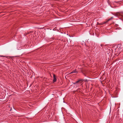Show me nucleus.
<instances>
[{
  "label": "nucleus",
  "instance_id": "obj_7",
  "mask_svg": "<svg viewBox=\"0 0 123 123\" xmlns=\"http://www.w3.org/2000/svg\"><path fill=\"white\" fill-rule=\"evenodd\" d=\"M99 23H97V24L98 25H99Z\"/></svg>",
  "mask_w": 123,
  "mask_h": 123
},
{
  "label": "nucleus",
  "instance_id": "obj_4",
  "mask_svg": "<svg viewBox=\"0 0 123 123\" xmlns=\"http://www.w3.org/2000/svg\"><path fill=\"white\" fill-rule=\"evenodd\" d=\"M106 23V22H105L102 23H100L99 24L100 25H103L105 24Z\"/></svg>",
  "mask_w": 123,
  "mask_h": 123
},
{
  "label": "nucleus",
  "instance_id": "obj_6",
  "mask_svg": "<svg viewBox=\"0 0 123 123\" xmlns=\"http://www.w3.org/2000/svg\"><path fill=\"white\" fill-rule=\"evenodd\" d=\"M113 18V17H111V18L109 19L108 20V21H107L106 22H107L108 21H110V20L112 19Z\"/></svg>",
  "mask_w": 123,
  "mask_h": 123
},
{
  "label": "nucleus",
  "instance_id": "obj_1",
  "mask_svg": "<svg viewBox=\"0 0 123 123\" xmlns=\"http://www.w3.org/2000/svg\"><path fill=\"white\" fill-rule=\"evenodd\" d=\"M83 80L82 79H80L78 80L77 81H76L74 83V84H75L78 83H80V85H79V86H81L82 84V82Z\"/></svg>",
  "mask_w": 123,
  "mask_h": 123
},
{
  "label": "nucleus",
  "instance_id": "obj_2",
  "mask_svg": "<svg viewBox=\"0 0 123 123\" xmlns=\"http://www.w3.org/2000/svg\"><path fill=\"white\" fill-rule=\"evenodd\" d=\"M56 81V79L55 75V74H53V82H55Z\"/></svg>",
  "mask_w": 123,
  "mask_h": 123
},
{
  "label": "nucleus",
  "instance_id": "obj_5",
  "mask_svg": "<svg viewBox=\"0 0 123 123\" xmlns=\"http://www.w3.org/2000/svg\"><path fill=\"white\" fill-rule=\"evenodd\" d=\"M118 49H119V51L118 52V53L119 54L120 52V51H122V50H121V48L120 47Z\"/></svg>",
  "mask_w": 123,
  "mask_h": 123
},
{
  "label": "nucleus",
  "instance_id": "obj_3",
  "mask_svg": "<svg viewBox=\"0 0 123 123\" xmlns=\"http://www.w3.org/2000/svg\"><path fill=\"white\" fill-rule=\"evenodd\" d=\"M76 72H77L76 71V70H74L73 71H72L70 73H69V74H72L74 73H76Z\"/></svg>",
  "mask_w": 123,
  "mask_h": 123
}]
</instances>
